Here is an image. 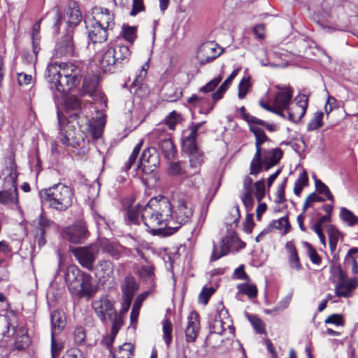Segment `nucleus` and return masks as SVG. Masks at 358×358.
Returning <instances> with one entry per match:
<instances>
[{
  "label": "nucleus",
  "instance_id": "f257e3e1",
  "mask_svg": "<svg viewBox=\"0 0 358 358\" xmlns=\"http://www.w3.org/2000/svg\"><path fill=\"white\" fill-rule=\"evenodd\" d=\"M193 215V208L187 196L180 197L174 206L164 196L151 199L142 210L141 219L153 234L166 229L168 234L176 231L188 223Z\"/></svg>",
  "mask_w": 358,
  "mask_h": 358
},
{
  "label": "nucleus",
  "instance_id": "f03ea898",
  "mask_svg": "<svg viewBox=\"0 0 358 358\" xmlns=\"http://www.w3.org/2000/svg\"><path fill=\"white\" fill-rule=\"evenodd\" d=\"M47 73L50 87L59 93L76 87L83 77L81 66L71 62L51 64L48 66Z\"/></svg>",
  "mask_w": 358,
  "mask_h": 358
},
{
  "label": "nucleus",
  "instance_id": "7ed1b4c3",
  "mask_svg": "<svg viewBox=\"0 0 358 358\" xmlns=\"http://www.w3.org/2000/svg\"><path fill=\"white\" fill-rule=\"evenodd\" d=\"M5 167L0 173V178L3 180V189L0 191V204L18 206L17 192V164L13 154L5 159Z\"/></svg>",
  "mask_w": 358,
  "mask_h": 358
},
{
  "label": "nucleus",
  "instance_id": "20e7f679",
  "mask_svg": "<svg viewBox=\"0 0 358 358\" xmlns=\"http://www.w3.org/2000/svg\"><path fill=\"white\" fill-rule=\"evenodd\" d=\"M41 196L50 208L65 211L73 203V192L70 187L59 182L45 189Z\"/></svg>",
  "mask_w": 358,
  "mask_h": 358
},
{
  "label": "nucleus",
  "instance_id": "39448f33",
  "mask_svg": "<svg viewBox=\"0 0 358 358\" xmlns=\"http://www.w3.org/2000/svg\"><path fill=\"white\" fill-rule=\"evenodd\" d=\"M92 307L102 322H106L108 319L112 322L111 334L113 341L123 324L122 319L115 310L113 302L104 295L92 301Z\"/></svg>",
  "mask_w": 358,
  "mask_h": 358
},
{
  "label": "nucleus",
  "instance_id": "423d86ee",
  "mask_svg": "<svg viewBox=\"0 0 358 358\" xmlns=\"http://www.w3.org/2000/svg\"><path fill=\"white\" fill-rule=\"evenodd\" d=\"M253 195L260 202L265 196V180L261 179L253 183V180L248 176L243 179V194L242 201L246 208H252L254 203Z\"/></svg>",
  "mask_w": 358,
  "mask_h": 358
},
{
  "label": "nucleus",
  "instance_id": "0eeeda50",
  "mask_svg": "<svg viewBox=\"0 0 358 358\" xmlns=\"http://www.w3.org/2000/svg\"><path fill=\"white\" fill-rule=\"evenodd\" d=\"M249 125L250 131L254 134L255 137L256 148V152L250 164V174L257 176L261 168L260 162L262 152L264 150H265L262 145L267 142H270L271 140L266 135L264 131L262 129L257 127V125H254L253 124H249Z\"/></svg>",
  "mask_w": 358,
  "mask_h": 358
},
{
  "label": "nucleus",
  "instance_id": "6e6552de",
  "mask_svg": "<svg viewBox=\"0 0 358 358\" xmlns=\"http://www.w3.org/2000/svg\"><path fill=\"white\" fill-rule=\"evenodd\" d=\"M150 137L158 140V146L166 159H172L176 153V147L169 134L166 132L164 125L155 129L150 134Z\"/></svg>",
  "mask_w": 358,
  "mask_h": 358
},
{
  "label": "nucleus",
  "instance_id": "1a4fd4ad",
  "mask_svg": "<svg viewBox=\"0 0 358 358\" xmlns=\"http://www.w3.org/2000/svg\"><path fill=\"white\" fill-rule=\"evenodd\" d=\"M72 253L83 267L88 271H93L94 263L99 253V248L96 244L73 248Z\"/></svg>",
  "mask_w": 358,
  "mask_h": 358
},
{
  "label": "nucleus",
  "instance_id": "9d476101",
  "mask_svg": "<svg viewBox=\"0 0 358 358\" xmlns=\"http://www.w3.org/2000/svg\"><path fill=\"white\" fill-rule=\"evenodd\" d=\"M241 245V248L245 246V243L241 242L235 232H232L225 236L222 239L220 245V252H217V246L213 243V252L210 257V262H214L223 256L227 255L231 250L235 249Z\"/></svg>",
  "mask_w": 358,
  "mask_h": 358
},
{
  "label": "nucleus",
  "instance_id": "9b49d317",
  "mask_svg": "<svg viewBox=\"0 0 358 358\" xmlns=\"http://www.w3.org/2000/svg\"><path fill=\"white\" fill-rule=\"evenodd\" d=\"M99 78L96 75H90L85 78L83 90L84 93L89 94L94 101L103 103L106 106V97L99 90Z\"/></svg>",
  "mask_w": 358,
  "mask_h": 358
},
{
  "label": "nucleus",
  "instance_id": "f8f14e48",
  "mask_svg": "<svg viewBox=\"0 0 358 358\" xmlns=\"http://www.w3.org/2000/svg\"><path fill=\"white\" fill-rule=\"evenodd\" d=\"M92 15L91 22L108 30H112L114 28V15L108 9L96 6L92 8Z\"/></svg>",
  "mask_w": 358,
  "mask_h": 358
},
{
  "label": "nucleus",
  "instance_id": "ddd939ff",
  "mask_svg": "<svg viewBox=\"0 0 358 358\" xmlns=\"http://www.w3.org/2000/svg\"><path fill=\"white\" fill-rule=\"evenodd\" d=\"M222 51L217 44L209 41L201 45L197 52L196 57L201 64H205L216 59L221 55Z\"/></svg>",
  "mask_w": 358,
  "mask_h": 358
},
{
  "label": "nucleus",
  "instance_id": "4468645a",
  "mask_svg": "<svg viewBox=\"0 0 358 358\" xmlns=\"http://www.w3.org/2000/svg\"><path fill=\"white\" fill-rule=\"evenodd\" d=\"M296 103L291 107H287L289 120L294 123L301 120L306 112L308 99L306 95L300 94L295 99Z\"/></svg>",
  "mask_w": 358,
  "mask_h": 358
},
{
  "label": "nucleus",
  "instance_id": "2eb2a0df",
  "mask_svg": "<svg viewBox=\"0 0 358 358\" xmlns=\"http://www.w3.org/2000/svg\"><path fill=\"white\" fill-rule=\"evenodd\" d=\"M275 88L276 92L273 96V105L283 112V110L287 109L291 103L293 90L286 85H275Z\"/></svg>",
  "mask_w": 358,
  "mask_h": 358
},
{
  "label": "nucleus",
  "instance_id": "dca6fc26",
  "mask_svg": "<svg viewBox=\"0 0 358 358\" xmlns=\"http://www.w3.org/2000/svg\"><path fill=\"white\" fill-rule=\"evenodd\" d=\"M121 289L123 297L122 305L125 310H127L130 307L135 293L138 289V284L134 277L129 275L124 278Z\"/></svg>",
  "mask_w": 358,
  "mask_h": 358
},
{
  "label": "nucleus",
  "instance_id": "f3484780",
  "mask_svg": "<svg viewBox=\"0 0 358 358\" xmlns=\"http://www.w3.org/2000/svg\"><path fill=\"white\" fill-rule=\"evenodd\" d=\"M203 124L204 122L192 124L182 131V147L184 152H189L193 148L198 147L196 142L198 131Z\"/></svg>",
  "mask_w": 358,
  "mask_h": 358
},
{
  "label": "nucleus",
  "instance_id": "a211bd4d",
  "mask_svg": "<svg viewBox=\"0 0 358 358\" xmlns=\"http://www.w3.org/2000/svg\"><path fill=\"white\" fill-rule=\"evenodd\" d=\"M88 33V48L95 50L96 43H102L108 38V29L91 22L87 26Z\"/></svg>",
  "mask_w": 358,
  "mask_h": 358
},
{
  "label": "nucleus",
  "instance_id": "6ab92c4d",
  "mask_svg": "<svg viewBox=\"0 0 358 358\" xmlns=\"http://www.w3.org/2000/svg\"><path fill=\"white\" fill-rule=\"evenodd\" d=\"M85 273L82 272L76 266H70L65 273V280L71 294L78 292L79 284Z\"/></svg>",
  "mask_w": 358,
  "mask_h": 358
},
{
  "label": "nucleus",
  "instance_id": "aec40b11",
  "mask_svg": "<svg viewBox=\"0 0 358 358\" xmlns=\"http://www.w3.org/2000/svg\"><path fill=\"white\" fill-rule=\"evenodd\" d=\"M282 157L281 149L276 148L271 150H264L261 157V168L258 174L262 171L263 167L267 171L272 166L276 165Z\"/></svg>",
  "mask_w": 358,
  "mask_h": 358
},
{
  "label": "nucleus",
  "instance_id": "412c9836",
  "mask_svg": "<svg viewBox=\"0 0 358 358\" xmlns=\"http://www.w3.org/2000/svg\"><path fill=\"white\" fill-rule=\"evenodd\" d=\"M210 334H216L222 336L224 334L228 333L229 336L227 337L229 339L230 337H234V328L232 326V322L229 319H227L226 321H223L219 317H215L210 323Z\"/></svg>",
  "mask_w": 358,
  "mask_h": 358
},
{
  "label": "nucleus",
  "instance_id": "4be33fe9",
  "mask_svg": "<svg viewBox=\"0 0 358 358\" xmlns=\"http://www.w3.org/2000/svg\"><path fill=\"white\" fill-rule=\"evenodd\" d=\"M87 229L82 223H76L67 227L64 231L65 237L73 243H80L87 238Z\"/></svg>",
  "mask_w": 358,
  "mask_h": 358
},
{
  "label": "nucleus",
  "instance_id": "5701e85b",
  "mask_svg": "<svg viewBox=\"0 0 358 358\" xmlns=\"http://www.w3.org/2000/svg\"><path fill=\"white\" fill-rule=\"evenodd\" d=\"M200 329V322L196 313L192 312L187 318V324L185 329L187 342L195 341Z\"/></svg>",
  "mask_w": 358,
  "mask_h": 358
},
{
  "label": "nucleus",
  "instance_id": "b1692460",
  "mask_svg": "<svg viewBox=\"0 0 358 358\" xmlns=\"http://www.w3.org/2000/svg\"><path fill=\"white\" fill-rule=\"evenodd\" d=\"M103 252L108 253L115 259H119L122 254L124 248L120 244L112 242L106 238H101L96 244Z\"/></svg>",
  "mask_w": 358,
  "mask_h": 358
},
{
  "label": "nucleus",
  "instance_id": "393cba45",
  "mask_svg": "<svg viewBox=\"0 0 358 358\" xmlns=\"http://www.w3.org/2000/svg\"><path fill=\"white\" fill-rule=\"evenodd\" d=\"M92 280V277L90 274L85 273L79 284L78 292H76L74 295L80 298L85 296L91 298L96 292V287L93 285Z\"/></svg>",
  "mask_w": 358,
  "mask_h": 358
},
{
  "label": "nucleus",
  "instance_id": "a878e982",
  "mask_svg": "<svg viewBox=\"0 0 358 358\" xmlns=\"http://www.w3.org/2000/svg\"><path fill=\"white\" fill-rule=\"evenodd\" d=\"M56 55L57 57H71L74 52V45L73 42V36L71 33L66 34L58 43L56 48Z\"/></svg>",
  "mask_w": 358,
  "mask_h": 358
},
{
  "label": "nucleus",
  "instance_id": "bb28decb",
  "mask_svg": "<svg viewBox=\"0 0 358 358\" xmlns=\"http://www.w3.org/2000/svg\"><path fill=\"white\" fill-rule=\"evenodd\" d=\"M358 286L356 278L337 282L335 286V294L338 297L348 298L351 296L352 291Z\"/></svg>",
  "mask_w": 358,
  "mask_h": 358
},
{
  "label": "nucleus",
  "instance_id": "cd10ccee",
  "mask_svg": "<svg viewBox=\"0 0 358 358\" xmlns=\"http://www.w3.org/2000/svg\"><path fill=\"white\" fill-rule=\"evenodd\" d=\"M148 165L139 164L137 167V174L141 176L143 182L146 185H153L157 180L155 169Z\"/></svg>",
  "mask_w": 358,
  "mask_h": 358
},
{
  "label": "nucleus",
  "instance_id": "c85d7f7f",
  "mask_svg": "<svg viewBox=\"0 0 358 358\" xmlns=\"http://www.w3.org/2000/svg\"><path fill=\"white\" fill-rule=\"evenodd\" d=\"M159 156L154 148L145 149L141 158L140 164L157 167L159 164Z\"/></svg>",
  "mask_w": 358,
  "mask_h": 358
},
{
  "label": "nucleus",
  "instance_id": "c756f323",
  "mask_svg": "<svg viewBox=\"0 0 358 358\" xmlns=\"http://www.w3.org/2000/svg\"><path fill=\"white\" fill-rule=\"evenodd\" d=\"M285 249L288 252V262L289 266L293 269L300 271L302 268V266L294 243L292 241L287 242L285 245Z\"/></svg>",
  "mask_w": 358,
  "mask_h": 358
},
{
  "label": "nucleus",
  "instance_id": "7c9ffc66",
  "mask_svg": "<svg viewBox=\"0 0 358 358\" xmlns=\"http://www.w3.org/2000/svg\"><path fill=\"white\" fill-rule=\"evenodd\" d=\"M52 337L59 334L65 327L66 320L64 313L55 310L51 314Z\"/></svg>",
  "mask_w": 358,
  "mask_h": 358
},
{
  "label": "nucleus",
  "instance_id": "2f4dec72",
  "mask_svg": "<svg viewBox=\"0 0 358 358\" xmlns=\"http://www.w3.org/2000/svg\"><path fill=\"white\" fill-rule=\"evenodd\" d=\"M115 55V50H113V47L108 46L100 61L101 65L105 71H111L112 67L116 64Z\"/></svg>",
  "mask_w": 358,
  "mask_h": 358
},
{
  "label": "nucleus",
  "instance_id": "473e14b6",
  "mask_svg": "<svg viewBox=\"0 0 358 358\" xmlns=\"http://www.w3.org/2000/svg\"><path fill=\"white\" fill-rule=\"evenodd\" d=\"M189 156V164L192 168L197 169L203 163V153L199 150V148H194L189 152H185Z\"/></svg>",
  "mask_w": 358,
  "mask_h": 358
},
{
  "label": "nucleus",
  "instance_id": "72a5a7b5",
  "mask_svg": "<svg viewBox=\"0 0 358 358\" xmlns=\"http://www.w3.org/2000/svg\"><path fill=\"white\" fill-rule=\"evenodd\" d=\"M327 232L329 236L330 250L331 252H334L336 249L337 243L340 237V232L333 225L328 226Z\"/></svg>",
  "mask_w": 358,
  "mask_h": 358
},
{
  "label": "nucleus",
  "instance_id": "f704fd0d",
  "mask_svg": "<svg viewBox=\"0 0 358 358\" xmlns=\"http://www.w3.org/2000/svg\"><path fill=\"white\" fill-rule=\"evenodd\" d=\"M113 50H115V60L116 63L122 62H127L129 59L131 52L127 45H117L113 47Z\"/></svg>",
  "mask_w": 358,
  "mask_h": 358
},
{
  "label": "nucleus",
  "instance_id": "c9c22d12",
  "mask_svg": "<svg viewBox=\"0 0 358 358\" xmlns=\"http://www.w3.org/2000/svg\"><path fill=\"white\" fill-rule=\"evenodd\" d=\"M289 227L290 224L288 218L287 217H282L277 220H273V222L268 225V229L271 230L272 229H276L282 230L283 234H285L289 231Z\"/></svg>",
  "mask_w": 358,
  "mask_h": 358
},
{
  "label": "nucleus",
  "instance_id": "e433bc0d",
  "mask_svg": "<svg viewBox=\"0 0 358 358\" xmlns=\"http://www.w3.org/2000/svg\"><path fill=\"white\" fill-rule=\"evenodd\" d=\"M340 217L342 220L346 222L349 226H354L358 222V217L351 210L344 207L341 208Z\"/></svg>",
  "mask_w": 358,
  "mask_h": 358
},
{
  "label": "nucleus",
  "instance_id": "4c0bfd02",
  "mask_svg": "<svg viewBox=\"0 0 358 358\" xmlns=\"http://www.w3.org/2000/svg\"><path fill=\"white\" fill-rule=\"evenodd\" d=\"M143 144V140H141L134 148L132 152L131 153L128 160L126 162V163L123 167V169L125 171H129L131 168V166L134 165V164L135 163V162L137 159V157L139 154V152L141 150Z\"/></svg>",
  "mask_w": 358,
  "mask_h": 358
},
{
  "label": "nucleus",
  "instance_id": "58836bf2",
  "mask_svg": "<svg viewBox=\"0 0 358 358\" xmlns=\"http://www.w3.org/2000/svg\"><path fill=\"white\" fill-rule=\"evenodd\" d=\"M138 275L146 281H152L154 278V268L152 265L141 266L137 269Z\"/></svg>",
  "mask_w": 358,
  "mask_h": 358
},
{
  "label": "nucleus",
  "instance_id": "ea45409f",
  "mask_svg": "<svg viewBox=\"0 0 358 358\" xmlns=\"http://www.w3.org/2000/svg\"><path fill=\"white\" fill-rule=\"evenodd\" d=\"M141 208L140 206L135 207H130L127 211V222L129 224H138L139 217L138 215Z\"/></svg>",
  "mask_w": 358,
  "mask_h": 358
},
{
  "label": "nucleus",
  "instance_id": "a19ab883",
  "mask_svg": "<svg viewBox=\"0 0 358 358\" xmlns=\"http://www.w3.org/2000/svg\"><path fill=\"white\" fill-rule=\"evenodd\" d=\"M324 113L322 111H317L314 113L313 117L308 122L307 129L308 131H313L320 128L323 125L322 120Z\"/></svg>",
  "mask_w": 358,
  "mask_h": 358
},
{
  "label": "nucleus",
  "instance_id": "79ce46f5",
  "mask_svg": "<svg viewBox=\"0 0 358 358\" xmlns=\"http://www.w3.org/2000/svg\"><path fill=\"white\" fill-rule=\"evenodd\" d=\"M238 291L247 295L249 298H255L257 295V288L253 284H239L237 285Z\"/></svg>",
  "mask_w": 358,
  "mask_h": 358
},
{
  "label": "nucleus",
  "instance_id": "37998d69",
  "mask_svg": "<svg viewBox=\"0 0 358 358\" xmlns=\"http://www.w3.org/2000/svg\"><path fill=\"white\" fill-rule=\"evenodd\" d=\"M245 120H246L248 124H259L265 127L268 131H274L276 130V126L273 124H268L266 122L256 117L252 116L250 115H244Z\"/></svg>",
  "mask_w": 358,
  "mask_h": 358
},
{
  "label": "nucleus",
  "instance_id": "c03bdc74",
  "mask_svg": "<svg viewBox=\"0 0 358 358\" xmlns=\"http://www.w3.org/2000/svg\"><path fill=\"white\" fill-rule=\"evenodd\" d=\"M250 78L243 77L238 85V96L239 99H243L251 88Z\"/></svg>",
  "mask_w": 358,
  "mask_h": 358
},
{
  "label": "nucleus",
  "instance_id": "a18cd8bd",
  "mask_svg": "<svg viewBox=\"0 0 358 358\" xmlns=\"http://www.w3.org/2000/svg\"><path fill=\"white\" fill-rule=\"evenodd\" d=\"M172 329L173 326L171 322L169 319L163 321V338L167 346L170 345L172 341Z\"/></svg>",
  "mask_w": 358,
  "mask_h": 358
},
{
  "label": "nucleus",
  "instance_id": "49530a36",
  "mask_svg": "<svg viewBox=\"0 0 358 358\" xmlns=\"http://www.w3.org/2000/svg\"><path fill=\"white\" fill-rule=\"evenodd\" d=\"M308 184V178L306 172L300 174L294 184V192L296 196H299L303 188Z\"/></svg>",
  "mask_w": 358,
  "mask_h": 358
},
{
  "label": "nucleus",
  "instance_id": "de8ad7c7",
  "mask_svg": "<svg viewBox=\"0 0 358 358\" xmlns=\"http://www.w3.org/2000/svg\"><path fill=\"white\" fill-rule=\"evenodd\" d=\"M168 173L171 176H181L185 174V163L182 162L171 163L168 168Z\"/></svg>",
  "mask_w": 358,
  "mask_h": 358
},
{
  "label": "nucleus",
  "instance_id": "09e8293b",
  "mask_svg": "<svg viewBox=\"0 0 358 358\" xmlns=\"http://www.w3.org/2000/svg\"><path fill=\"white\" fill-rule=\"evenodd\" d=\"M180 120V115L176 111L173 110L166 117L165 123L170 129L173 130L176 127V125L179 123Z\"/></svg>",
  "mask_w": 358,
  "mask_h": 358
},
{
  "label": "nucleus",
  "instance_id": "8fccbe9b",
  "mask_svg": "<svg viewBox=\"0 0 358 358\" xmlns=\"http://www.w3.org/2000/svg\"><path fill=\"white\" fill-rule=\"evenodd\" d=\"M131 347L129 344L125 343L120 347L119 350L114 355V358H131Z\"/></svg>",
  "mask_w": 358,
  "mask_h": 358
},
{
  "label": "nucleus",
  "instance_id": "3c124183",
  "mask_svg": "<svg viewBox=\"0 0 358 358\" xmlns=\"http://www.w3.org/2000/svg\"><path fill=\"white\" fill-rule=\"evenodd\" d=\"M315 187H316L317 191L320 194H324L329 200H330L333 202L334 196H333L332 194L331 193V192L329 191L328 187L324 182H322L321 180H317V179L315 180Z\"/></svg>",
  "mask_w": 358,
  "mask_h": 358
},
{
  "label": "nucleus",
  "instance_id": "603ef678",
  "mask_svg": "<svg viewBox=\"0 0 358 358\" xmlns=\"http://www.w3.org/2000/svg\"><path fill=\"white\" fill-rule=\"evenodd\" d=\"M222 342L221 336L216 334H209L206 339V345L213 348L220 346Z\"/></svg>",
  "mask_w": 358,
  "mask_h": 358
},
{
  "label": "nucleus",
  "instance_id": "864d4df0",
  "mask_svg": "<svg viewBox=\"0 0 358 358\" xmlns=\"http://www.w3.org/2000/svg\"><path fill=\"white\" fill-rule=\"evenodd\" d=\"M304 245L307 249L308 257L312 263L314 264L319 265L321 263V258L318 255L316 250L313 248V246L310 243L307 242L304 243Z\"/></svg>",
  "mask_w": 358,
  "mask_h": 358
},
{
  "label": "nucleus",
  "instance_id": "5fc2aeb1",
  "mask_svg": "<svg viewBox=\"0 0 358 358\" xmlns=\"http://www.w3.org/2000/svg\"><path fill=\"white\" fill-rule=\"evenodd\" d=\"M41 20L36 22L32 28V44L34 49L36 50L35 51H37L38 45H39V41H40V36H39V32H40V28H41Z\"/></svg>",
  "mask_w": 358,
  "mask_h": 358
},
{
  "label": "nucleus",
  "instance_id": "6e6d98bb",
  "mask_svg": "<svg viewBox=\"0 0 358 358\" xmlns=\"http://www.w3.org/2000/svg\"><path fill=\"white\" fill-rule=\"evenodd\" d=\"M66 108L69 110L80 112L81 103L80 100L75 96H70L66 101Z\"/></svg>",
  "mask_w": 358,
  "mask_h": 358
},
{
  "label": "nucleus",
  "instance_id": "4d7b16f0",
  "mask_svg": "<svg viewBox=\"0 0 358 358\" xmlns=\"http://www.w3.org/2000/svg\"><path fill=\"white\" fill-rule=\"evenodd\" d=\"M34 49L32 46L31 51H24L22 53V58L29 64H33L36 61L37 55L40 50L39 45H38L37 51Z\"/></svg>",
  "mask_w": 358,
  "mask_h": 358
},
{
  "label": "nucleus",
  "instance_id": "13d9d810",
  "mask_svg": "<svg viewBox=\"0 0 358 358\" xmlns=\"http://www.w3.org/2000/svg\"><path fill=\"white\" fill-rule=\"evenodd\" d=\"M98 266L100 268L103 275H109L113 273V265L110 261L101 260L99 262Z\"/></svg>",
  "mask_w": 358,
  "mask_h": 358
},
{
  "label": "nucleus",
  "instance_id": "bf43d9fd",
  "mask_svg": "<svg viewBox=\"0 0 358 358\" xmlns=\"http://www.w3.org/2000/svg\"><path fill=\"white\" fill-rule=\"evenodd\" d=\"M222 79V76H219L217 78L211 80L210 82H208L205 86L202 87L201 88V91L203 92H212L217 86V85L221 82Z\"/></svg>",
  "mask_w": 358,
  "mask_h": 358
},
{
  "label": "nucleus",
  "instance_id": "052dcab7",
  "mask_svg": "<svg viewBox=\"0 0 358 358\" xmlns=\"http://www.w3.org/2000/svg\"><path fill=\"white\" fill-rule=\"evenodd\" d=\"M325 323L335 324L336 326H343L344 321L341 315L333 314L326 318Z\"/></svg>",
  "mask_w": 358,
  "mask_h": 358
},
{
  "label": "nucleus",
  "instance_id": "680f3d73",
  "mask_svg": "<svg viewBox=\"0 0 358 358\" xmlns=\"http://www.w3.org/2000/svg\"><path fill=\"white\" fill-rule=\"evenodd\" d=\"M331 271L334 276L337 279V282H341L347 280L345 272L339 265H334L332 267Z\"/></svg>",
  "mask_w": 358,
  "mask_h": 358
},
{
  "label": "nucleus",
  "instance_id": "e2e57ef3",
  "mask_svg": "<svg viewBox=\"0 0 358 358\" xmlns=\"http://www.w3.org/2000/svg\"><path fill=\"white\" fill-rule=\"evenodd\" d=\"M214 289L213 288L203 289L199 296V300L201 303L206 305L208 303L210 296L213 294Z\"/></svg>",
  "mask_w": 358,
  "mask_h": 358
},
{
  "label": "nucleus",
  "instance_id": "0e129e2a",
  "mask_svg": "<svg viewBox=\"0 0 358 358\" xmlns=\"http://www.w3.org/2000/svg\"><path fill=\"white\" fill-rule=\"evenodd\" d=\"M82 16L78 9H72L69 13V23L77 25L81 20Z\"/></svg>",
  "mask_w": 358,
  "mask_h": 358
},
{
  "label": "nucleus",
  "instance_id": "69168bd1",
  "mask_svg": "<svg viewBox=\"0 0 358 358\" xmlns=\"http://www.w3.org/2000/svg\"><path fill=\"white\" fill-rule=\"evenodd\" d=\"M250 322L257 333L262 334L264 332V324L259 318L252 317Z\"/></svg>",
  "mask_w": 358,
  "mask_h": 358
},
{
  "label": "nucleus",
  "instance_id": "338daca9",
  "mask_svg": "<svg viewBox=\"0 0 358 358\" xmlns=\"http://www.w3.org/2000/svg\"><path fill=\"white\" fill-rule=\"evenodd\" d=\"M85 340V332L83 327H78L74 331V341L77 344L83 343Z\"/></svg>",
  "mask_w": 358,
  "mask_h": 358
},
{
  "label": "nucleus",
  "instance_id": "774afa93",
  "mask_svg": "<svg viewBox=\"0 0 358 358\" xmlns=\"http://www.w3.org/2000/svg\"><path fill=\"white\" fill-rule=\"evenodd\" d=\"M62 358H83V356L80 350L71 348L66 352Z\"/></svg>",
  "mask_w": 358,
  "mask_h": 358
}]
</instances>
